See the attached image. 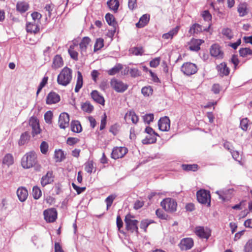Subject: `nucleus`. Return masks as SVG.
Returning <instances> with one entry per match:
<instances>
[{
  "mask_svg": "<svg viewBox=\"0 0 252 252\" xmlns=\"http://www.w3.org/2000/svg\"><path fill=\"white\" fill-rule=\"evenodd\" d=\"M91 96L94 101L97 103L101 105L104 104L105 100L103 97L97 91H93L91 93Z\"/></svg>",
  "mask_w": 252,
  "mask_h": 252,
  "instance_id": "4be33fe9",
  "label": "nucleus"
},
{
  "mask_svg": "<svg viewBox=\"0 0 252 252\" xmlns=\"http://www.w3.org/2000/svg\"><path fill=\"white\" fill-rule=\"evenodd\" d=\"M158 126L161 131H169L170 128V121L169 118L167 116L161 118L158 122Z\"/></svg>",
  "mask_w": 252,
  "mask_h": 252,
  "instance_id": "f8f14e48",
  "label": "nucleus"
},
{
  "mask_svg": "<svg viewBox=\"0 0 252 252\" xmlns=\"http://www.w3.org/2000/svg\"><path fill=\"white\" fill-rule=\"evenodd\" d=\"M60 100V95L55 93L50 92L46 98V103L48 104H52L58 102Z\"/></svg>",
  "mask_w": 252,
  "mask_h": 252,
  "instance_id": "f3484780",
  "label": "nucleus"
},
{
  "mask_svg": "<svg viewBox=\"0 0 252 252\" xmlns=\"http://www.w3.org/2000/svg\"><path fill=\"white\" fill-rule=\"evenodd\" d=\"M116 197V195L115 194H111L105 199V201L107 205V210H108L109 207L112 205L113 202Z\"/></svg>",
  "mask_w": 252,
  "mask_h": 252,
  "instance_id": "c03bdc74",
  "label": "nucleus"
},
{
  "mask_svg": "<svg viewBox=\"0 0 252 252\" xmlns=\"http://www.w3.org/2000/svg\"><path fill=\"white\" fill-rule=\"evenodd\" d=\"M29 7V4L25 1H19L16 4L17 10L21 13H24L27 11Z\"/></svg>",
  "mask_w": 252,
  "mask_h": 252,
  "instance_id": "393cba45",
  "label": "nucleus"
},
{
  "mask_svg": "<svg viewBox=\"0 0 252 252\" xmlns=\"http://www.w3.org/2000/svg\"><path fill=\"white\" fill-rule=\"evenodd\" d=\"M71 129L73 132L79 133L82 130V126L78 121H73L71 123Z\"/></svg>",
  "mask_w": 252,
  "mask_h": 252,
  "instance_id": "cd10ccee",
  "label": "nucleus"
},
{
  "mask_svg": "<svg viewBox=\"0 0 252 252\" xmlns=\"http://www.w3.org/2000/svg\"><path fill=\"white\" fill-rule=\"evenodd\" d=\"M82 109L86 112L91 113L93 110L94 107L89 102H85L82 105Z\"/></svg>",
  "mask_w": 252,
  "mask_h": 252,
  "instance_id": "a18cd8bd",
  "label": "nucleus"
},
{
  "mask_svg": "<svg viewBox=\"0 0 252 252\" xmlns=\"http://www.w3.org/2000/svg\"><path fill=\"white\" fill-rule=\"evenodd\" d=\"M32 136H34L35 135H37L40 132L39 125L35 126H32Z\"/></svg>",
  "mask_w": 252,
  "mask_h": 252,
  "instance_id": "69168bd1",
  "label": "nucleus"
},
{
  "mask_svg": "<svg viewBox=\"0 0 252 252\" xmlns=\"http://www.w3.org/2000/svg\"><path fill=\"white\" fill-rule=\"evenodd\" d=\"M53 114L50 111L47 112L44 115V120L48 124H50L52 122Z\"/></svg>",
  "mask_w": 252,
  "mask_h": 252,
  "instance_id": "603ef678",
  "label": "nucleus"
},
{
  "mask_svg": "<svg viewBox=\"0 0 252 252\" xmlns=\"http://www.w3.org/2000/svg\"><path fill=\"white\" fill-rule=\"evenodd\" d=\"M44 219L48 222H53L57 218V212L55 208H52L45 210L43 212Z\"/></svg>",
  "mask_w": 252,
  "mask_h": 252,
  "instance_id": "1a4fd4ad",
  "label": "nucleus"
},
{
  "mask_svg": "<svg viewBox=\"0 0 252 252\" xmlns=\"http://www.w3.org/2000/svg\"><path fill=\"white\" fill-rule=\"evenodd\" d=\"M128 119H130L133 124H137L138 122V117L136 115L135 112L133 110H129L126 114L124 119L126 122Z\"/></svg>",
  "mask_w": 252,
  "mask_h": 252,
  "instance_id": "412c9836",
  "label": "nucleus"
},
{
  "mask_svg": "<svg viewBox=\"0 0 252 252\" xmlns=\"http://www.w3.org/2000/svg\"><path fill=\"white\" fill-rule=\"evenodd\" d=\"M202 29L201 26L198 24H193L190 28L189 32L190 34H193L194 33H198L202 32Z\"/></svg>",
  "mask_w": 252,
  "mask_h": 252,
  "instance_id": "2f4dec72",
  "label": "nucleus"
},
{
  "mask_svg": "<svg viewBox=\"0 0 252 252\" xmlns=\"http://www.w3.org/2000/svg\"><path fill=\"white\" fill-rule=\"evenodd\" d=\"M157 141V136L147 135L144 139L142 140V143L143 144H151L156 143Z\"/></svg>",
  "mask_w": 252,
  "mask_h": 252,
  "instance_id": "7c9ffc66",
  "label": "nucleus"
},
{
  "mask_svg": "<svg viewBox=\"0 0 252 252\" xmlns=\"http://www.w3.org/2000/svg\"><path fill=\"white\" fill-rule=\"evenodd\" d=\"M69 116L65 112L62 113L59 117L58 125L62 129H65L69 126Z\"/></svg>",
  "mask_w": 252,
  "mask_h": 252,
  "instance_id": "9b49d317",
  "label": "nucleus"
},
{
  "mask_svg": "<svg viewBox=\"0 0 252 252\" xmlns=\"http://www.w3.org/2000/svg\"><path fill=\"white\" fill-rule=\"evenodd\" d=\"M72 79V70L67 67H64L58 75L57 82L59 84L66 86L69 84Z\"/></svg>",
  "mask_w": 252,
  "mask_h": 252,
  "instance_id": "f03ea898",
  "label": "nucleus"
},
{
  "mask_svg": "<svg viewBox=\"0 0 252 252\" xmlns=\"http://www.w3.org/2000/svg\"><path fill=\"white\" fill-rule=\"evenodd\" d=\"M128 6L129 9L133 10L137 7V0H128Z\"/></svg>",
  "mask_w": 252,
  "mask_h": 252,
  "instance_id": "680f3d73",
  "label": "nucleus"
},
{
  "mask_svg": "<svg viewBox=\"0 0 252 252\" xmlns=\"http://www.w3.org/2000/svg\"><path fill=\"white\" fill-rule=\"evenodd\" d=\"M54 176L52 171H48L47 173L43 175L40 181L41 186L44 187L48 184L52 183L54 181Z\"/></svg>",
  "mask_w": 252,
  "mask_h": 252,
  "instance_id": "4468645a",
  "label": "nucleus"
},
{
  "mask_svg": "<svg viewBox=\"0 0 252 252\" xmlns=\"http://www.w3.org/2000/svg\"><path fill=\"white\" fill-rule=\"evenodd\" d=\"M127 152V149L125 147H115L111 153V158L115 159L122 158Z\"/></svg>",
  "mask_w": 252,
  "mask_h": 252,
  "instance_id": "9d476101",
  "label": "nucleus"
},
{
  "mask_svg": "<svg viewBox=\"0 0 252 252\" xmlns=\"http://www.w3.org/2000/svg\"><path fill=\"white\" fill-rule=\"evenodd\" d=\"M222 33L223 35L230 39L233 37V34L231 30L229 28L224 29L222 30Z\"/></svg>",
  "mask_w": 252,
  "mask_h": 252,
  "instance_id": "09e8293b",
  "label": "nucleus"
},
{
  "mask_svg": "<svg viewBox=\"0 0 252 252\" xmlns=\"http://www.w3.org/2000/svg\"><path fill=\"white\" fill-rule=\"evenodd\" d=\"M107 4L109 8L114 12H117L120 5L118 0H108Z\"/></svg>",
  "mask_w": 252,
  "mask_h": 252,
  "instance_id": "a878e982",
  "label": "nucleus"
},
{
  "mask_svg": "<svg viewBox=\"0 0 252 252\" xmlns=\"http://www.w3.org/2000/svg\"><path fill=\"white\" fill-rule=\"evenodd\" d=\"M162 207L168 212H173L176 210L177 202L171 198L163 199L160 203Z\"/></svg>",
  "mask_w": 252,
  "mask_h": 252,
  "instance_id": "39448f33",
  "label": "nucleus"
},
{
  "mask_svg": "<svg viewBox=\"0 0 252 252\" xmlns=\"http://www.w3.org/2000/svg\"><path fill=\"white\" fill-rule=\"evenodd\" d=\"M111 86L115 91L118 93H123L128 88L127 84L124 83L121 80L113 78L111 80Z\"/></svg>",
  "mask_w": 252,
  "mask_h": 252,
  "instance_id": "423d86ee",
  "label": "nucleus"
},
{
  "mask_svg": "<svg viewBox=\"0 0 252 252\" xmlns=\"http://www.w3.org/2000/svg\"><path fill=\"white\" fill-rule=\"evenodd\" d=\"M237 11L240 17H244L249 12L248 4L246 2L240 3L237 7Z\"/></svg>",
  "mask_w": 252,
  "mask_h": 252,
  "instance_id": "aec40b11",
  "label": "nucleus"
},
{
  "mask_svg": "<svg viewBox=\"0 0 252 252\" xmlns=\"http://www.w3.org/2000/svg\"><path fill=\"white\" fill-rule=\"evenodd\" d=\"M196 197L198 201L202 204H207V206H210L211 194L209 190L201 189L196 192Z\"/></svg>",
  "mask_w": 252,
  "mask_h": 252,
  "instance_id": "20e7f679",
  "label": "nucleus"
},
{
  "mask_svg": "<svg viewBox=\"0 0 252 252\" xmlns=\"http://www.w3.org/2000/svg\"><path fill=\"white\" fill-rule=\"evenodd\" d=\"M105 19L107 23L112 26H115L117 25L115 21V18L112 14L107 13L105 15Z\"/></svg>",
  "mask_w": 252,
  "mask_h": 252,
  "instance_id": "37998d69",
  "label": "nucleus"
},
{
  "mask_svg": "<svg viewBox=\"0 0 252 252\" xmlns=\"http://www.w3.org/2000/svg\"><path fill=\"white\" fill-rule=\"evenodd\" d=\"M68 52L70 57L72 59L75 61L78 60V53L74 50L73 48L71 46H70L68 49Z\"/></svg>",
  "mask_w": 252,
  "mask_h": 252,
  "instance_id": "49530a36",
  "label": "nucleus"
},
{
  "mask_svg": "<svg viewBox=\"0 0 252 252\" xmlns=\"http://www.w3.org/2000/svg\"><path fill=\"white\" fill-rule=\"evenodd\" d=\"M83 76L81 72H77V79L76 85L75 88V92L77 93L79 91L80 89L82 88L83 85Z\"/></svg>",
  "mask_w": 252,
  "mask_h": 252,
  "instance_id": "c756f323",
  "label": "nucleus"
},
{
  "mask_svg": "<svg viewBox=\"0 0 252 252\" xmlns=\"http://www.w3.org/2000/svg\"><path fill=\"white\" fill-rule=\"evenodd\" d=\"M27 31L28 32L36 33L39 31V28L35 23H29L27 24Z\"/></svg>",
  "mask_w": 252,
  "mask_h": 252,
  "instance_id": "c85d7f7f",
  "label": "nucleus"
},
{
  "mask_svg": "<svg viewBox=\"0 0 252 252\" xmlns=\"http://www.w3.org/2000/svg\"><path fill=\"white\" fill-rule=\"evenodd\" d=\"M182 169L185 171H195L197 170L198 165L196 164H182Z\"/></svg>",
  "mask_w": 252,
  "mask_h": 252,
  "instance_id": "a19ab883",
  "label": "nucleus"
},
{
  "mask_svg": "<svg viewBox=\"0 0 252 252\" xmlns=\"http://www.w3.org/2000/svg\"><path fill=\"white\" fill-rule=\"evenodd\" d=\"M72 186L73 188L76 191L78 194L81 193L86 189L85 187H79L75 185L74 183H72Z\"/></svg>",
  "mask_w": 252,
  "mask_h": 252,
  "instance_id": "13d9d810",
  "label": "nucleus"
},
{
  "mask_svg": "<svg viewBox=\"0 0 252 252\" xmlns=\"http://www.w3.org/2000/svg\"><path fill=\"white\" fill-rule=\"evenodd\" d=\"M159 63H160V58H155L154 59L152 60L150 62V65L151 67H156L159 64Z\"/></svg>",
  "mask_w": 252,
  "mask_h": 252,
  "instance_id": "052dcab7",
  "label": "nucleus"
},
{
  "mask_svg": "<svg viewBox=\"0 0 252 252\" xmlns=\"http://www.w3.org/2000/svg\"><path fill=\"white\" fill-rule=\"evenodd\" d=\"M2 162L3 164L8 166L12 164L13 163V158L12 156L10 154H6L3 159Z\"/></svg>",
  "mask_w": 252,
  "mask_h": 252,
  "instance_id": "58836bf2",
  "label": "nucleus"
},
{
  "mask_svg": "<svg viewBox=\"0 0 252 252\" xmlns=\"http://www.w3.org/2000/svg\"><path fill=\"white\" fill-rule=\"evenodd\" d=\"M143 118L145 123L149 124L151 122H153L154 116L153 114H147L143 117Z\"/></svg>",
  "mask_w": 252,
  "mask_h": 252,
  "instance_id": "de8ad7c7",
  "label": "nucleus"
},
{
  "mask_svg": "<svg viewBox=\"0 0 252 252\" xmlns=\"http://www.w3.org/2000/svg\"><path fill=\"white\" fill-rule=\"evenodd\" d=\"M152 223L151 220H145L141 221L140 223V228L144 230L145 231H146V228L150 224Z\"/></svg>",
  "mask_w": 252,
  "mask_h": 252,
  "instance_id": "5fc2aeb1",
  "label": "nucleus"
},
{
  "mask_svg": "<svg viewBox=\"0 0 252 252\" xmlns=\"http://www.w3.org/2000/svg\"><path fill=\"white\" fill-rule=\"evenodd\" d=\"M249 126V120L248 118H243L240 121V127L243 131H246L248 130Z\"/></svg>",
  "mask_w": 252,
  "mask_h": 252,
  "instance_id": "e433bc0d",
  "label": "nucleus"
},
{
  "mask_svg": "<svg viewBox=\"0 0 252 252\" xmlns=\"http://www.w3.org/2000/svg\"><path fill=\"white\" fill-rule=\"evenodd\" d=\"M223 147H224L225 149L228 150L230 152H231V151H232L233 150L232 149L233 147H232V144L228 141H225L224 142Z\"/></svg>",
  "mask_w": 252,
  "mask_h": 252,
  "instance_id": "774afa93",
  "label": "nucleus"
},
{
  "mask_svg": "<svg viewBox=\"0 0 252 252\" xmlns=\"http://www.w3.org/2000/svg\"><path fill=\"white\" fill-rule=\"evenodd\" d=\"M240 56L243 58L246 57L248 55H252V50L249 48H242L239 51Z\"/></svg>",
  "mask_w": 252,
  "mask_h": 252,
  "instance_id": "4c0bfd02",
  "label": "nucleus"
},
{
  "mask_svg": "<svg viewBox=\"0 0 252 252\" xmlns=\"http://www.w3.org/2000/svg\"><path fill=\"white\" fill-rule=\"evenodd\" d=\"M17 195L19 200L21 202H24L28 197V192L25 188L21 187L18 189Z\"/></svg>",
  "mask_w": 252,
  "mask_h": 252,
  "instance_id": "6ab92c4d",
  "label": "nucleus"
},
{
  "mask_svg": "<svg viewBox=\"0 0 252 252\" xmlns=\"http://www.w3.org/2000/svg\"><path fill=\"white\" fill-rule=\"evenodd\" d=\"M195 234L201 239L208 240L211 236V230L207 227L197 226L194 229Z\"/></svg>",
  "mask_w": 252,
  "mask_h": 252,
  "instance_id": "0eeeda50",
  "label": "nucleus"
},
{
  "mask_svg": "<svg viewBox=\"0 0 252 252\" xmlns=\"http://www.w3.org/2000/svg\"><path fill=\"white\" fill-rule=\"evenodd\" d=\"M63 64V62L62 57L60 55H56L54 59L52 64V67L57 69L62 66Z\"/></svg>",
  "mask_w": 252,
  "mask_h": 252,
  "instance_id": "b1692460",
  "label": "nucleus"
},
{
  "mask_svg": "<svg viewBox=\"0 0 252 252\" xmlns=\"http://www.w3.org/2000/svg\"><path fill=\"white\" fill-rule=\"evenodd\" d=\"M217 69L221 76H227L229 74L230 69L225 63H222L217 66Z\"/></svg>",
  "mask_w": 252,
  "mask_h": 252,
  "instance_id": "dca6fc26",
  "label": "nucleus"
},
{
  "mask_svg": "<svg viewBox=\"0 0 252 252\" xmlns=\"http://www.w3.org/2000/svg\"><path fill=\"white\" fill-rule=\"evenodd\" d=\"M123 68L121 64H117L115 66L108 71V73L110 75H114L119 72Z\"/></svg>",
  "mask_w": 252,
  "mask_h": 252,
  "instance_id": "f704fd0d",
  "label": "nucleus"
},
{
  "mask_svg": "<svg viewBox=\"0 0 252 252\" xmlns=\"http://www.w3.org/2000/svg\"><path fill=\"white\" fill-rule=\"evenodd\" d=\"M157 216L161 219H166V215L160 209H157L156 211Z\"/></svg>",
  "mask_w": 252,
  "mask_h": 252,
  "instance_id": "338daca9",
  "label": "nucleus"
},
{
  "mask_svg": "<svg viewBox=\"0 0 252 252\" xmlns=\"http://www.w3.org/2000/svg\"><path fill=\"white\" fill-rule=\"evenodd\" d=\"M153 90L151 86H146L141 89V93L144 96H149L153 94Z\"/></svg>",
  "mask_w": 252,
  "mask_h": 252,
  "instance_id": "c9c22d12",
  "label": "nucleus"
},
{
  "mask_svg": "<svg viewBox=\"0 0 252 252\" xmlns=\"http://www.w3.org/2000/svg\"><path fill=\"white\" fill-rule=\"evenodd\" d=\"M204 42L201 39H192L189 43V49L193 51H198L200 50V45Z\"/></svg>",
  "mask_w": 252,
  "mask_h": 252,
  "instance_id": "a211bd4d",
  "label": "nucleus"
},
{
  "mask_svg": "<svg viewBox=\"0 0 252 252\" xmlns=\"http://www.w3.org/2000/svg\"><path fill=\"white\" fill-rule=\"evenodd\" d=\"M202 17L205 21H208L211 20L212 16L207 10L204 11L202 13Z\"/></svg>",
  "mask_w": 252,
  "mask_h": 252,
  "instance_id": "0e129e2a",
  "label": "nucleus"
},
{
  "mask_svg": "<svg viewBox=\"0 0 252 252\" xmlns=\"http://www.w3.org/2000/svg\"><path fill=\"white\" fill-rule=\"evenodd\" d=\"M32 196L35 199H39L42 194V192L39 188L37 186H34L32 189Z\"/></svg>",
  "mask_w": 252,
  "mask_h": 252,
  "instance_id": "ea45409f",
  "label": "nucleus"
},
{
  "mask_svg": "<svg viewBox=\"0 0 252 252\" xmlns=\"http://www.w3.org/2000/svg\"><path fill=\"white\" fill-rule=\"evenodd\" d=\"M193 246V241L190 238L183 239L180 244L179 247L183 251H187L190 249Z\"/></svg>",
  "mask_w": 252,
  "mask_h": 252,
  "instance_id": "2eb2a0df",
  "label": "nucleus"
},
{
  "mask_svg": "<svg viewBox=\"0 0 252 252\" xmlns=\"http://www.w3.org/2000/svg\"><path fill=\"white\" fill-rule=\"evenodd\" d=\"M210 52L212 56L218 59H221L223 58V53L220 50V46L217 44L211 46Z\"/></svg>",
  "mask_w": 252,
  "mask_h": 252,
  "instance_id": "ddd939ff",
  "label": "nucleus"
},
{
  "mask_svg": "<svg viewBox=\"0 0 252 252\" xmlns=\"http://www.w3.org/2000/svg\"><path fill=\"white\" fill-rule=\"evenodd\" d=\"M245 252H252V239L249 240L244 247Z\"/></svg>",
  "mask_w": 252,
  "mask_h": 252,
  "instance_id": "4d7b16f0",
  "label": "nucleus"
},
{
  "mask_svg": "<svg viewBox=\"0 0 252 252\" xmlns=\"http://www.w3.org/2000/svg\"><path fill=\"white\" fill-rule=\"evenodd\" d=\"M150 20V16L147 14L143 15L140 18L139 22L136 24V27L141 28L145 26Z\"/></svg>",
  "mask_w": 252,
  "mask_h": 252,
  "instance_id": "5701e85b",
  "label": "nucleus"
},
{
  "mask_svg": "<svg viewBox=\"0 0 252 252\" xmlns=\"http://www.w3.org/2000/svg\"><path fill=\"white\" fill-rule=\"evenodd\" d=\"M22 166L25 169L34 167L36 170H39L41 166L38 163L37 156L34 151L27 153L22 158Z\"/></svg>",
  "mask_w": 252,
  "mask_h": 252,
  "instance_id": "f257e3e1",
  "label": "nucleus"
},
{
  "mask_svg": "<svg viewBox=\"0 0 252 252\" xmlns=\"http://www.w3.org/2000/svg\"><path fill=\"white\" fill-rule=\"evenodd\" d=\"M54 156L57 162L62 161L65 158L63 152L62 150H56Z\"/></svg>",
  "mask_w": 252,
  "mask_h": 252,
  "instance_id": "79ce46f5",
  "label": "nucleus"
},
{
  "mask_svg": "<svg viewBox=\"0 0 252 252\" xmlns=\"http://www.w3.org/2000/svg\"><path fill=\"white\" fill-rule=\"evenodd\" d=\"M40 148L41 152L43 154H45L48 150V144L46 142L43 141L40 144Z\"/></svg>",
  "mask_w": 252,
  "mask_h": 252,
  "instance_id": "3c124183",
  "label": "nucleus"
},
{
  "mask_svg": "<svg viewBox=\"0 0 252 252\" xmlns=\"http://www.w3.org/2000/svg\"><path fill=\"white\" fill-rule=\"evenodd\" d=\"M91 39L88 37H84L83 38L79 44L81 52H86L88 45L89 44Z\"/></svg>",
  "mask_w": 252,
  "mask_h": 252,
  "instance_id": "bb28decb",
  "label": "nucleus"
},
{
  "mask_svg": "<svg viewBox=\"0 0 252 252\" xmlns=\"http://www.w3.org/2000/svg\"><path fill=\"white\" fill-rule=\"evenodd\" d=\"M94 168L93 162L89 161L85 164V170L88 173H92Z\"/></svg>",
  "mask_w": 252,
  "mask_h": 252,
  "instance_id": "8fccbe9b",
  "label": "nucleus"
},
{
  "mask_svg": "<svg viewBox=\"0 0 252 252\" xmlns=\"http://www.w3.org/2000/svg\"><path fill=\"white\" fill-rule=\"evenodd\" d=\"M104 46V40L101 38L96 39L95 43L94 45V51L96 52L97 51L101 49Z\"/></svg>",
  "mask_w": 252,
  "mask_h": 252,
  "instance_id": "72a5a7b5",
  "label": "nucleus"
},
{
  "mask_svg": "<svg viewBox=\"0 0 252 252\" xmlns=\"http://www.w3.org/2000/svg\"><path fill=\"white\" fill-rule=\"evenodd\" d=\"M181 71L187 76L195 74L197 71L196 65L191 63H186L183 64Z\"/></svg>",
  "mask_w": 252,
  "mask_h": 252,
  "instance_id": "6e6552de",
  "label": "nucleus"
},
{
  "mask_svg": "<svg viewBox=\"0 0 252 252\" xmlns=\"http://www.w3.org/2000/svg\"><path fill=\"white\" fill-rule=\"evenodd\" d=\"M145 132L150 136H159L158 134L155 131V130L150 126H147L145 129Z\"/></svg>",
  "mask_w": 252,
  "mask_h": 252,
  "instance_id": "6e6d98bb",
  "label": "nucleus"
},
{
  "mask_svg": "<svg viewBox=\"0 0 252 252\" xmlns=\"http://www.w3.org/2000/svg\"><path fill=\"white\" fill-rule=\"evenodd\" d=\"M29 125L31 127L39 125V122L35 117H31L29 120Z\"/></svg>",
  "mask_w": 252,
  "mask_h": 252,
  "instance_id": "e2e57ef3",
  "label": "nucleus"
},
{
  "mask_svg": "<svg viewBox=\"0 0 252 252\" xmlns=\"http://www.w3.org/2000/svg\"><path fill=\"white\" fill-rule=\"evenodd\" d=\"M30 137V136L29 135L28 132H25L22 133L19 141V144L20 145H24L29 140Z\"/></svg>",
  "mask_w": 252,
  "mask_h": 252,
  "instance_id": "473e14b6",
  "label": "nucleus"
},
{
  "mask_svg": "<svg viewBox=\"0 0 252 252\" xmlns=\"http://www.w3.org/2000/svg\"><path fill=\"white\" fill-rule=\"evenodd\" d=\"M129 73L131 76L134 78L139 76L141 75L140 71L136 68L130 69Z\"/></svg>",
  "mask_w": 252,
  "mask_h": 252,
  "instance_id": "864d4df0",
  "label": "nucleus"
},
{
  "mask_svg": "<svg viewBox=\"0 0 252 252\" xmlns=\"http://www.w3.org/2000/svg\"><path fill=\"white\" fill-rule=\"evenodd\" d=\"M126 228V230L130 232H138V220L134 219V217L130 214H127L125 218Z\"/></svg>",
  "mask_w": 252,
  "mask_h": 252,
  "instance_id": "7ed1b4c3",
  "label": "nucleus"
},
{
  "mask_svg": "<svg viewBox=\"0 0 252 252\" xmlns=\"http://www.w3.org/2000/svg\"><path fill=\"white\" fill-rule=\"evenodd\" d=\"M79 141V139L76 137H68L66 143L68 145L72 146L77 143Z\"/></svg>",
  "mask_w": 252,
  "mask_h": 252,
  "instance_id": "bf43d9fd",
  "label": "nucleus"
}]
</instances>
